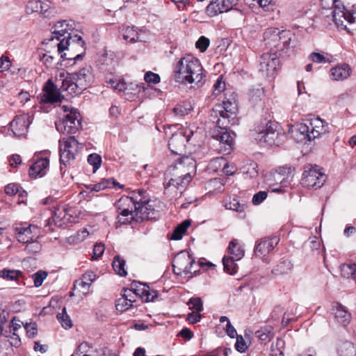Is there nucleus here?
<instances>
[{
    "instance_id": "2",
    "label": "nucleus",
    "mask_w": 356,
    "mask_h": 356,
    "mask_svg": "<svg viewBox=\"0 0 356 356\" xmlns=\"http://www.w3.org/2000/svg\"><path fill=\"white\" fill-rule=\"evenodd\" d=\"M94 80L92 68L91 66H86L79 72L72 74L60 73L56 81L61 82L60 90L66 91L70 95L80 94L86 90Z\"/></svg>"
},
{
    "instance_id": "50",
    "label": "nucleus",
    "mask_w": 356,
    "mask_h": 356,
    "mask_svg": "<svg viewBox=\"0 0 356 356\" xmlns=\"http://www.w3.org/2000/svg\"><path fill=\"white\" fill-rule=\"evenodd\" d=\"M10 334L11 333H8L7 330H4L3 328L1 327V335H3L6 338H10V341L8 339L7 341H5V343L8 341L12 346H19L21 344V341L19 336L16 333H13L12 336L10 335Z\"/></svg>"
},
{
    "instance_id": "59",
    "label": "nucleus",
    "mask_w": 356,
    "mask_h": 356,
    "mask_svg": "<svg viewBox=\"0 0 356 356\" xmlns=\"http://www.w3.org/2000/svg\"><path fill=\"white\" fill-rule=\"evenodd\" d=\"M88 162L93 165L94 169H98L102 163V158L97 154H91L88 157Z\"/></svg>"
},
{
    "instance_id": "14",
    "label": "nucleus",
    "mask_w": 356,
    "mask_h": 356,
    "mask_svg": "<svg viewBox=\"0 0 356 356\" xmlns=\"http://www.w3.org/2000/svg\"><path fill=\"white\" fill-rule=\"evenodd\" d=\"M325 175L314 168L305 170L302 174L301 184L308 188H320L325 181Z\"/></svg>"
},
{
    "instance_id": "54",
    "label": "nucleus",
    "mask_w": 356,
    "mask_h": 356,
    "mask_svg": "<svg viewBox=\"0 0 356 356\" xmlns=\"http://www.w3.org/2000/svg\"><path fill=\"white\" fill-rule=\"evenodd\" d=\"M132 305L124 297H122L117 300L115 307L116 309L120 312L129 309Z\"/></svg>"
},
{
    "instance_id": "31",
    "label": "nucleus",
    "mask_w": 356,
    "mask_h": 356,
    "mask_svg": "<svg viewBox=\"0 0 356 356\" xmlns=\"http://www.w3.org/2000/svg\"><path fill=\"white\" fill-rule=\"evenodd\" d=\"M333 310L334 312V317L339 323L343 326H346L349 324L351 315L343 306L339 303H336L333 307Z\"/></svg>"
},
{
    "instance_id": "45",
    "label": "nucleus",
    "mask_w": 356,
    "mask_h": 356,
    "mask_svg": "<svg viewBox=\"0 0 356 356\" xmlns=\"http://www.w3.org/2000/svg\"><path fill=\"white\" fill-rule=\"evenodd\" d=\"M258 5V10H255L257 14L263 15L265 12L273 11L275 1H256Z\"/></svg>"
},
{
    "instance_id": "30",
    "label": "nucleus",
    "mask_w": 356,
    "mask_h": 356,
    "mask_svg": "<svg viewBox=\"0 0 356 356\" xmlns=\"http://www.w3.org/2000/svg\"><path fill=\"white\" fill-rule=\"evenodd\" d=\"M49 161L47 158H40L36 160L29 168V175L32 177L37 176H43L45 174L44 170L48 168Z\"/></svg>"
},
{
    "instance_id": "33",
    "label": "nucleus",
    "mask_w": 356,
    "mask_h": 356,
    "mask_svg": "<svg viewBox=\"0 0 356 356\" xmlns=\"http://www.w3.org/2000/svg\"><path fill=\"white\" fill-rule=\"evenodd\" d=\"M137 29H138L134 26L123 27L121 29V33L123 39L131 43L142 41L140 38V34Z\"/></svg>"
},
{
    "instance_id": "18",
    "label": "nucleus",
    "mask_w": 356,
    "mask_h": 356,
    "mask_svg": "<svg viewBox=\"0 0 356 356\" xmlns=\"http://www.w3.org/2000/svg\"><path fill=\"white\" fill-rule=\"evenodd\" d=\"M218 127L217 132L213 136L218 142L220 145L219 151L225 154H228L231 152L233 147V137L227 131V127H220L216 124Z\"/></svg>"
},
{
    "instance_id": "16",
    "label": "nucleus",
    "mask_w": 356,
    "mask_h": 356,
    "mask_svg": "<svg viewBox=\"0 0 356 356\" xmlns=\"http://www.w3.org/2000/svg\"><path fill=\"white\" fill-rule=\"evenodd\" d=\"M280 40L275 44L277 51H280V55L291 54L294 51V47L297 43L294 34L287 30L281 31Z\"/></svg>"
},
{
    "instance_id": "43",
    "label": "nucleus",
    "mask_w": 356,
    "mask_h": 356,
    "mask_svg": "<svg viewBox=\"0 0 356 356\" xmlns=\"http://www.w3.org/2000/svg\"><path fill=\"white\" fill-rule=\"evenodd\" d=\"M296 131L302 136V139L312 141L310 137V126L307 123H300L296 125Z\"/></svg>"
},
{
    "instance_id": "55",
    "label": "nucleus",
    "mask_w": 356,
    "mask_h": 356,
    "mask_svg": "<svg viewBox=\"0 0 356 356\" xmlns=\"http://www.w3.org/2000/svg\"><path fill=\"white\" fill-rule=\"evenodd\" d=\"M47 273L44 270H38L33 275L34 285L39 287L42 284L43 281L46 279Z\"/></svg>"
},
{
    "instance_id": "61",
    "label": "nucleus",
    "mask_w": 356,
    "mask_h": 356,
    "mask_svg": "<svg viewBox=\"0 0 356 356\" xmlns=\"http://www.w3.org/2000/svg\"><path fill=\"white\" fill-rule=\"evenodd\" d=\"M41 1H28L26 5V12L27 14H31L33 13H40V4Z\"/></svg>"
},
{
    "instance_id": "6",
    "label": "nucleus",
    "mask_w": 356,
    "mask_h": 356,
    "mask_svg": "<svg viewBox=\"0 0 356 356\" xmlns=\"http://www.w3.org/2000/svg\"><path fill=\"white\" fill-rule=\"evenodd\" d=\"M62 40L56 44L58 47L57 56L60 55L63 60H77L82 58L85 51V42L82 38L78 35L67 36V40Z\"/></svg>"
},
{
    "instance_id": "32",
    "label": "nucleus",
    "mask_w": 356,
    "mask_h": 356,
    "mask_svg": "<svg viewBox=\"0 0 356 356\" xmlns=\"http://www.w3.org/2000/svg\"><path fill=\"white\" fill-rule=\"evenodd\" d=\"M350 75V68L348 65L343 64L332 67L330 70V76L333 80L342 81Z\"/></svg>"
},
{
    "instance_id": "39",
    "label": "nucleus",
    "mask_w": 356,
    "mask_h": 356,
    "mask_svg": "<svg viewBox=\"0 0 356 356\" xmlns=\"http://www.w3.org/2000/svg\"><path fill=\"white\" fill-rule=\"evenodd\" d=\"M340 356H356V346L350 341L343 343L338 350Z\"/></svg>"
},
{
    "instance_id": "28",
    "label": "nucleus",
    "mask_w": 356,
    "mask_h": 356,
    "mask_svg": "<svg viewBox=\"0 0 356 356\" xmlns=\"http://www.w3.org/2000/svg\"><path fill=\"white\" fill-rule=\"evenodd\" d=\"M37 227L31 225H19L15 227V230L17 234V238L19 243H26L33 240V229H36Z\"/></svg>"
},
{
    "instance_id": "13",
    "label": "nucleus",
    "mask_w": 356,
    "mask_h": 356,
    "mask_svg": "<svg viewBox=\"0 0 356 356\" xmlns=\"http://www.w3.org/2000/svg\"><path fill=\"white\" fill-rule=\"evenodd\" d=\"M193 131L190 129L180 130L172 135L168 146L174 154L181 156L184 152L186 143L188 142L193 136Z\"/></svg>"
},
{
    "instance_id": "37",
    "label": "nucleus",
    "mask_w": 356,
    "mask_h": 356,
    "mask_svg": "<svg viewBox=\"0 0 356 356\" xmlns=\"http://www.w3.org/2000/svg\"><path fill=\"white\" fill-rule=\"evenodd\" d=\"M293 264L289 259H284L272 269V273L275 275L287 274L293 269Z\"/></svg>"
},
{
    "instance_id": "7",
    "label": "nucleus",
    "mask_w": 356,
    "mask_h": 356,
    "mask_svg": "<svg viewBox=\"0 0 356 356\" xmlns=\"http://www.w3.org/2000/svg\"><path fill=\"white\" fill-rule=\"evenodd\" d=\"M65 113L62 119L55 122L58 131L63 134H74L81 127V114L76 108L63 106Z\"/></svg>"
},
{
    "instance_id": "53",
    "label": "nucleus",
    "mask_w": 356,
    "mask_h": 356,
    "mask_svg": "<svg viewBox=\"0 0 356 356\" xmlns=\"http://www.w3.org/2000/svg\"><path fill=\"white\" fill-rule=\"evenodd\" d=\"M172 111L175 115L182 117L189 113L191 111V107L190 106H187L184 104H177L173 108Z\"/></svg>"
},
{
    "instance_id": "38",
    "label": "nucleus",
    "mask_w": 356,
    "mask_h": 356,
    "mask_svg": "<svg viewBox=\"0 0 356 356\" xmlns=\"http://www.w3.org/2000/svg\"><path fill=\"white\" fill-rule=\"evenodd\" d=\"M273 335V327L271 325L264 326L255 332V337L264 343L270 341Z\"/></svg>"
},
{
    "instance_id": "34",
    "label": "nucleus",
    "mask_w": 356,
    "mask_h": 356,
    "mask_svg": "<svg viewBox=\"0 0 356 356\" xmlns=\"http://www.w3.org/2000/svg\"><path fill=\"white\" fill-rule=\"evenodd\" d=\"M281 31H279L277 28H268L264 33V39L266 42V44L275 47V44L280 40Z\"/></svg>"
},
{
    "instance_id": "27",
    "label": "nucleus",
    "mask_w": 356,
    "mask_h": 356,
    "mask_svg": "<svg viewBox=\"0 0 356 356\" xmlns=\"http://www.w3.org/2000/svg\"><path fill=\"white\" fill-rule=\"evenodd\" d=\"M275 180L280 184V187L272 188L271 191L275 193L282 192V187L287 186L289 179L291 178V168L287 167L280 168L277 172L274 175Z\"/></svg>"
},
{
    "instance_id": "23",
    "label": "nucleus",
    "mask_w": 356,
    "mask_h": 356,
    "mask_svg": "<svg viewBox=\"0 0 356 356\" xmlns=\"http://www.w3.org/2000/svg\"><path fill=\"white\" fill-rule=\"evenodd\" d=\"M120 204V199L117 202L118 221L120 225H127L136 221V217L131 204Z\"/></svg>"
},
{
    "instance_id": "52",
    "label": "nucleus",
    "mask_w": 356,
    "mask_h": 356,
    "mask_svg": "<svg viewBox=\"0 0 356 356\" xmlns=\"http://www.w3.org/2000/svg\"><path fill=\"white\" fill-rule=\"evenodd\" d=\"M54 211H51L52 220L54 224L57 226L62 225L61 220L65 216L64 211L60 208L54 207Z\"/></svg>"
},
{
    "instance_id": "11",
    "label": "nucleus",
    "mask_w": 356,
    "mask_h": 356,
    "mask_svg": "<svg viewBox=\"0 0 356 356\" xmlns=\"http://www.w3.org/2000/svg\"><path fill=\"white\" fill-rule=\"evenodd\" d=\"M83 145L77 141L74 136L63 138L59 140L60 170H63L62 165L66 166L69 162L75 159L76 155Z\"/></svg>"
},
{
    "instance_id": "21",
    "label": "nucleus",
    "mask_w": 356,
    "mask_h": 356,
    "mask_svg": "<svg viewBox=\"0 0 356 356\" xmlns=\"http://www.w3.org/2000/svg\"><path fill=\"white\" fill-rule=\"evenodd\" d=\"M143 288L141 290L139 289H136L134 290L125 289L122 296L127 299L131 305L136 301V298L138 296H145L147 301H154L157 297V293L154 291L150 292L149 286L147 284H143Z\"/></svg>"
},
{
    "instance_id": "42",
    "label": "nucleus",
    "mask_w": 356,
    "mask_h": 356,
    "mask_svg": "<svg viewBox=\"0 0 356 356\" xmlns=\"http://www.w3.org/2000/svg\"><path fill=\"white\" fill-rule=\"evenodd\" d=\"M341 272L344 277L356 279V264L341 265Z\"/></svg>"
},
{
    "instance_id": "56",
    "label": "nucleus",
    "mask_w": 356,
    "mask_h": 356,
    "mask_svg": "<svg viewBox=\"0 0 356 356\" xmlns=\"http://www.w3.org/2000/svg\"><path fill=\"white\" fill-rule=\"evenodd\" d=\"M91 346L88 342L81 343L77 348L76 352L73 354L76 356H90L88 352Z\"/></svg>"
},
{
    "instance_id": "63",
    "label": "nucleus",
    "mask_w": 356,
    "mask_h": 356,
    "mask_svg": "<svg viewBox=\"0 0 356 356\" xmlns=\"http://www.w3.org/2000/svg\"><path fill=\"white\" fill-rule=\"evenodd\" d=\"M90 282L86 281L82 278L81 280H76L74 283V289H83L82 293L86 294L88 293V291L90 288Z\"/></svg>"
},
{
    "instance_id": "48",
    "label": "nucleus",
    "mask_w": 356,
    "mask_h": 356,
    "mask_svg": "<svg viewBox=\"0 0 356 356\" xmlns=\"http://www.w3.org/2000/svg\"><path fill=\"white\" fill-rule=\"evenodd\" d=\"M57 56V54L56 56L51 55L50 52L48 51L40 56V59L47 67H52L56 63L58 64V62H56Z\"/></svg>"
},
{
    "instance_id": "57",
    "label": "nucleus",
    "mask_w": 356,
    "mask_h": 356,
    "mask_svg": "<svg viewBox=\"0 0 356 356\" xmlns=\"http://www.w3.org/2000/svg\"><path fill=\"white\" fill-rule=\"evenodd\" d=\"M309 58L312 61L316 63L330 62L329 58L320 53L313 52L309 55Z\"/></svg>"
},
{
    "instance_id": "3",
    "label": "nucleus",
    "mask_w": 356,
    "mask_h": 356,
    "mask_svg": "<svg viewBox=\"0 0 356 356\" xmlns=\"http://www.w3.org/2000/svg\"><path fill=\"white\" fill-rule=\"evenodd\" d=\"M145 191L138 190L131 197L126 196L120 198V205L122 204H131L137 222L155 219L159 214V210L155 207L156 201L149 200L145 195Z\"/></svg>"
},
{
    "instance_id": "17",
    "label": "nucleus",
    "mask_w": 356,
    "mask_h": 356,
    "mask_svg": "<svg viewBox=\"0 0 356 356\" xmlns=\"http://www.w3.org/2000/svg\"><path fill=\"white\" fill-rule=\"evenodd\" d=\"M74 29V22L72 20H61L55 24L51 29V37L49 40L53 41L54 40H56L57 41H60L63 38H65V40H67V36L69 35L72 36L69 31H72Z\"/></svg>"
},
{
    "instance_id": "36",
    "label": "nucleus",
    "mask_w": 356,
    "mask_h": 356,
    "mask_svg": "<svg viewBox=\"0 0 356 356\" xmlns=\"http://www.w3.org/2000/svg\"><path fill=\"white\" fill-rule=\"evenodd\" d=\"M227 250L228 253L232 255L231 257L236 261L243 258L245 254L244 249L241 245H239V243L236 239H232L229 242Z\"/></svg>"
},
{
    "instance_id": "29",
    "label": "nucleus",
    "mask_w": 356,
    "mask_h": 356,
    "mask_svg": "<svg viewBox=\"0 0 356 356\" xmlns=\"http://www.w3.org/2000/svg\"><path fill=\"white\" fill-rule=\"evenodd\" d=\"M232 1H210L207 6V14L210 16H215L219 13L229 11L232 8Z\"/></svg>"
},
{
    "instance_id": "51",
    "label": "nucleus",
    "mask_w": 356,
    "mask_h": 356,
    "mask_svg": "<svg viewBox=\"0 0 356 356\" xmlns=\"http://www.w3.org/2000/svg\"><path fill=\"white\" fill-rule=\"evenodd\" d=\"M22 272L17 270L3 269L1 270V277L8 280H17L22 276Z\"/></svg>"
},
{
    "instance_id": "12",
    "label": "nucleus",
    "mask_w": 356,
    "mask_h": 356,
    "mask_svg": "<svg viewBox=\"0 0 356 356\" xmlns=\"http://www.w3.org/2000/svg\"><path fill=\"white\" fill-rule=\"evenodd\" d=\"M279 124L277 122L269 121L264 128L258 127L255 129L257 135L255 139L261 144L268 146L278 145L279 137L282 136L279 131Z\"/></svg>"
},
{
    "instance_id": "8",
    "label": "nucleus",
    "mask_w": 356,
    "mask_h": 356,
    "mask_svg": "<svg viewBox=\"0 0 356 356\" xmlns=\"http://www.w3.org/2000/svg\"><path fill=\"white\" fill-rule=\"evenodd\" d=\"M192 180V175L187 172L186 173L175 170V168H168L165 175L163 183L164 193L169 195H172L173 190L179 191L181 195L182 191L188 185Z\"/></svg>"
},
{
    "instance_id": "35",
    "label": "nucleus",
    "mask_w": 356,
    "mask_h": 356,
    "mask_svg": "<svg viewBox=\"0 0 356 356\" xmlns=\"http://www.w3.org/2000/svg\"><path fill=\"white\" fill-rule=\"evenodd\" d=\"M257 164L252 161H245L241 167V170L245 178H254L258 176Z\"/></svg>"
},
{
    "instance_id": "10",
    "label": "nucleus",
    "mask_w": 356,
    "mask_h": 356,
    "mask_svg": "<svg viewBox=\"0 0 356 356\" xmlns=\"http://www.w3.org/2000/svg\"><path fill=\"white\" fill-rule=\"evenodd\" d=\"M332 11L333 21L338 28L346 29L344 22L353 24L356 22V6L353 5L351 9H348L342 1H332Z\"/></svg>"
},
{
    "instance_id": "1",
    "label": "nucleus",
    "mask_w": 356,
    "mask_h": 356,
    "mask_svg": "<svg viewBox=\"0 0 356 356\" xmlns=\"http://www.w3.org/2000/svg\"><path fill=\"white\" fill-rule=\"evenodd\" d=\"M173 78L177 83L183 85L199 84L204 81L205 74L200 60L187 55L173 65Z\"/></svg>"
},
{
    "instance_id": "44",
    "label": "nucleus",
    "mask_w": 356,
    "mask_h": 356,
    "mask_svg": "<svg viewBox=\"0 0 356 356\" xmlns=\"http://www.w3.org/2000/svg\"><path fill=\"white\" fill-rule=\"evenodd\" d=\"M235 261L236 260L232 257H224L222 259L224 270L230 275H234L236 273Z\"/></svg>"
},
{
    "instance_id": "40",
    "label": "nucleus",
    "mask_w": 356,
    "mask_h": 356,
    "mask_svg": "<svg viewBox=\"0 0 356 356\" xmlns=\"http://www.w3.org/2000/svg\"><path fill=\"white\" fill-rule=\"evenodd\" d=\"M113 270L121 277L127 275V273L124 269L125 261L120 256L117 255L114 257L112 264Z\"/></svg>"
},
{
    "instance_id": "49",
    "label": "nucleus",
    "mask_w": 356,
    "mask_h": 356,
    "mask_svg": "<svg viewBox=\"0 0 356 356\" xmlns=\"http://www.w3.org/2000/svg\"><path fill=\"white\" fill-rule=\"evenodd\" d=\"M187 305L191 310L200 312L203 310V302L200 298L193 297L188 300Z\"/></svg>"
},
{
    "instance_id": "4",
    "label": "nucleus",
    "mask_w": 356,
    "mask_h": 356,
    "mask_svg": "<svg viewBox=\"0 0 356 356\" xmlns=\"http://www.w3.org/2000/svg\"><path fill=\"white\" fill-rule=\"evenodd\" d=\"M145 191L138 190L131 197L126 196L120 198V205L122 204H131L137 222L155 219L159 214V210L155 207L156 201L149 200L145 195Z\"/></svg>"
},
{
    "instance_id": "26",
    "label": "nucleus",
    "mask_w": 356,
    "mask_h": 356,
    "mask_svg": "<svg viewBox=\"0 0 356 356\" xmlns=\"http://www.w3.org/2000/svg\"><path fill=\"white\" fill-rule=\"evenodd\" d=\"M310 126V137L312 140L328 131V124L319 118H315L308 120Z\"/></svg>"
},
{
    "instance_id": "41",
    "label": "nucleus",
    "mask_w": 356,
    "mask_h": 356,
    "mask_svg": "<svg viewBox=\"0 0 356 356\" xmlns=\"http://www.w3.org/2000/svg\"><path fill=\"white\" fill-rule=\"evenodd\" d=\"M191 222L189 220H186L179 225L173 231L171 239L179 240L182 238L183 234L186 232L188 227L190 226Z\"/></svg>"
},
{
    "instance_id": "62",
    "label": "nucleus",
    "mask_w": 356,
    "mask_h": 356,
    "mask_svg": "<svg viewBox=\"0 0 356 356\" xmlns=\"http://www.w3.org/2000/svg\"><path fill=\"white\" fill-rule=\"evenodd\" d=\"M26 334L29 338H33L38 332L37 325L35 323H26L24 325Z\"/></svg>"
},
{
    "instance_id": "60",
    "label": "nucleus",
    "mask_w": 356,
    "mask_h": 356,
    "mask_svg": "<svg viewBox=\"0 0 356 356\" xmlns=\"http://www.w3.org/2000/svg\"><path fill=\"white\" fill-rule=\"evenodd\" d=\"M226 165V159L222 157H216L213 159L210 162V165L215 168L216 170H218L219 169H222L223 168V165Z\"/></svg>"
},
{
    "instance_id": "58",
    "label": "nucleus",
    "mask_w": 356,
    "mask_h": 356,
    "mask_svg": "<svg viewBox=\"0 0 356 356\" xmlns=\"http://www.w3.org/2000/svg\"><path fill=\"white\" fill-rule=\"evenodd\" d=\"M209 40L205 36H201L196 42L195 47L200 49L201 52H204L209 45Z\"/></svg>"
},
{
    "instance_id": "20",
    "label": "nucleus",
    "mask_w": 356,
    "mask_h": 356,
    "mask_svg": "<svg viewBox=\"0 0 356 356\" xmlns=\"http://www.w3.org/2000/svg\"><path fill=\"white\" fill-rule=\"evenodd\" d=\"M170 168H175V170L182 173L188 172L189 175H192L195 172L196 161L191 155L182 154L174 164L170 166Z\"/></svg>"
},
{
    "instance_id": "25",
    "label": "nucleus",
    "mask_w": 356,
    "mask_h": 356,
    "mask_svg": "<svg viewBox=\"0 0 356 356\" xmlns=\"http://www.w3.org/2000/svg\"><path fill=\"white\" fill-rule=\"evenodd\" d=\"M173 262L176 264V266L179 270H185V275L192 273V267L195 264V259L192 258L188 252L182 251L177 254Z\"/></svg>"
},
{
    "instance_id": "5",
    "label": "nucleus",
    "mask_w": 356,
    "mask_h": 356,
    "mask_svg": "<svg viewBox=\"0 0 356 356\" xmlns=\"http://www.w3.org/2000/svg\"><path fill=\"white\" fill-rule=\"evenodd\" d=\"M237 103L234 97H226L222 104H216L211 111V120L220 127H228L236 122Z\"/></svg>"
},
{
    "instance_id": "15",
    "label": "nucleus",
    "mask_w": 356,
    "mask_h": 356,
    "mask_svg": "<svg viewBox=\"0 0 356 356\" xmlns=\"http://www.w3.org/2000/svg\"><path fill=\"white\" fill-rule=\"evenodd\" d=\"M30 124L31 122L29 115L25 114L20 115L15 117L9 123L10 127L8 130V131H11L10 135L20 138L26 136Z\"/></svg>"
},
{
    "instance_id": "64",
    "label": "nucleus",
    "mask_w": 356,
    "mask_h": 356,
    "mask_svg": "<svg viewBox=\"0 0 356 356\" xmlns=\"http://www.w3.org/2000/svg\"><path fill=\"white\" fill-rule=\"evenodd\" d=\"M249 95L252 100L257 101L264 95V90L259 87L252 88L250 90Z\"/></svg>"
},
{
    "instance_id": "47",
    "label": "nucleus",
    "mask_w": 356,
    "mask_h": 356,
    "mask_svg": "<svg viewBox=\"0 0 356 356\" xmlns=\"http://www.w3.org/2000/svg\"><path fill=\"white\" fill-rule=\"evenodd\" d=\"M57 318L65 329L70 328L72 325L70 317L67 314L66 308L63 307L61 313L57 314Z\"/></svg>"
},
{
    "instance_id": "24",
    "label": "nucleus",
    "mask_w": 356,
    "mask_h": 356,
    "mask_svg": "<svg viewBox=\"0 0 356 356\" xmlns=\"http://www.w3.org/2000/svg\"><path fill=\"white\" fill-rule=\"evenodd\" d=\"M279 238L274 236L268 238H263L258 241L254 248L256 257H263L271 251L277 245Z\"/></svg>"
},
{
    "instance_id": "19",
    "label": "nucleus",
    "mask_w": 356,
    "mask_h": 356,
    "mask_svg": "<svg viewBox=\"0 0 356 356\" xmlns=\"http://www.w3.org/2000/svg\"><path fill=\"white\" fill-rule=\"evenodd\" d=\"M278 63L279 60L274 54H264L259 59V72L266 76H273Z\"/></svg>"
},
{
    "instance_id": "46",
    "label": "nucleus",
    "mask_w": 356,
    "mask_h": 356,
    "mask_svg": "<svg viewBox=\"0 0 356 356\" xmlns=\"http://www.w3.org/2000/svg\"><path fill=\"white\" fill-rule=\"evenodd\" d=\"M24 248V251L29 254L39 253L42 250L41 244L36 240H32L28 243Z\"/></svg>"
},
{
    "instance_id": "9",
    "label": "nucleus",
    "mask_w": 356,
    "mask_h": 356,
    "mask_svg": "<svg viewBox=\"0 0 356 356\" xmlns=\"http://www.w3.org/2000/svg\"><path fill=\"white\" fill-rule=\"evenodd\" d=\"M20 68L12 64L8 56H1V88L14 94L17 91V80Z\"/></svg>"
},
{
    "instance_id": "22",
    "label": "nucleus",
    "mask_w": 356,
    "mask_h": 356,
    "mask_svg": "<svg viewBox=\"0 0 356 356\" xmlns=\"http://www.w3.org/2000/svg\"><path fill=\"white\" fill-rule=\"evenodd\" d=\"M56 82L55 85L51 80L49 79L44 86V95L42 101L45 103H56L60 101V95L57 90V86L61 85V82Z\"/></svg>"
}]
</instances>
